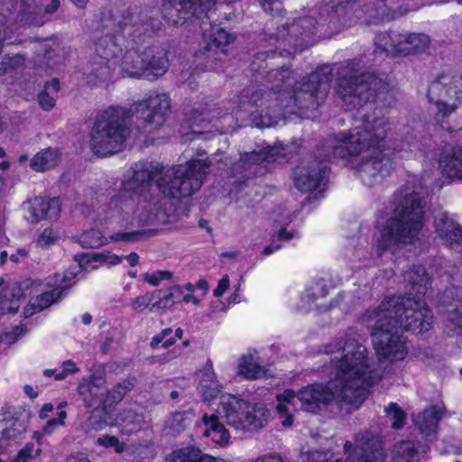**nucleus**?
Listing matches in <instances>:
<instances>
[{
    "label": "nucleus",
    "mask_w": 462,
    "mask_h": 462,
    "mask_svg": "<svg viewBox=\"0 0 462 462\" xmlns=\"http://www.w3.org/2000/svg\"><path fill=\"white\" fill-rule=\"evenodd\" d=\"M329 365L324 373L327 384L312 383L297 393L291 389L276 395V411L284 427L293 423L291 411L300 409L316 413L322 407L336 402L346 411L356 410L368 395L369 387L380 377L370 361L366 346L359 335L347 336L345 341L331 344L327 349Z\"/></svg>",
    "instance_id": "2"
},
{
    "label": "nucleus",
    "mask_w": 462,
    "mask_h": 462,
    "mask_svg": "<svg viewBox=\"0 0 462 462\" xmlns=\"http://www.w3.org/2000/svg\"><path fill=\"white\" fill-rule=\"evenodd\" d=\"M444 411V404L441 402H437L415 416L414 423L422 433L430 435L436 431L438 423L442 418Z\"/></svg>",
    "instance_id": "27"
},
{
    "label": "nucleus",
    "mask_w": 462,
    "mask_h": 462,
    "mask_svg": "<svg viewBox=\"0 0 462 462\" xmlns=\"http://www.w3.org/2000/svg\"><path fill=\"white\" fill-rule=\"evenodd\" d=\"M25 58L22 54L5 55L0 57V76L12 73L22 68Z\"/></svg>",
    "instance_id": "44"
},
{
    "label": "nucleus",
    "mask_w": 462,
    "mask_h": 462,
    "mask_svg": "<svg viewBox=\"0 0 462 462\" xmlns=\"http://www.w3.org/2000/svg\"><path fill=\"white\" fill-rule=\"evenodd\" d=\"M26 329L23 327H16L13 332L0 336V346L2 344L11 345L14 343L21 336L24 335Z\"/></svg>",
    "instance_id": "57"
},
{
    "label": "nucleus",
    "mask_w": 462,
    "mask_h": 462,
    "mask_svg": "<svg viewBox=\"0 0 462 462\" xmlns=\"http://www.w3.org/2000/svg\"><path fill=\"white\" fill-rule=\"evenodd\" d=\"M439 167L447 177L462 180V146L445 151L439 160Z\"/></svg>",
    "instance_id": "31"
},
{
    "label": "nucleus",
    "mask_w": 462,
    "mask_h": 462,
    "mask_svg": "<svg viewBox=\"0 0 462 462\" xmlns=\"http://www.w3.org/2000/svg\"><path fill=\"white\" fill-rule=\"evenodd\" d=\"M212 14H207L202 20L201 49L196 53V59L205 60L207 68L218 71L223 65L221 56L227 53L226 46L233 41V37L218 24H212Z\"/></svg>",
    "instance_id": "11"
},
{
    "label": "nucleus",
    "mask_w": 462,
    "mask_h": 462,
    "mask_svg": "<svg viewBox=\"0 0 462 462\" xmlns=\"http://www.w3.org/2000/svg\"><path fill=\"white\" fill-rule=\"evenodd\" d=\"M337 83V92L346 109L361 108L379 97L386 87L371 74H365L354 69L346 68Z\"/></svg>",
    "instance_id": "8"
},
{
    "label": "nucleus",
    "mask_w": 462,
    "mask_h": 462,
    "mask_svg": "<svg viewBox=\"0 0 462 462\" xmlns=\"http://www.w3.org/2000/svg\"><path fill=\"white\" fill-rule=\"evenodd\" d=\"M59 240V234L52 228H45L38 236L36 245L42 249H47Z\"/></svg>",
    "instance_id": "48"
},
{
    "label": "nucleus",
    "mask_w": 462,
    "mask_h": 462,
    "mask_svg": "<svg viewBox=\"0 0 462 462\" xmlns=\"http://www.w3.org/2000/svg\"><path fill=\"white\" fill-rule=\"evenodd\" d=\"M199 389L206 402L217 405L216 414H204L202 419L205 426L203 435L217 445L226 446L230 439L229 431L219 422V418L243 431H257L267 423L270 413L264 404L250 403L228 393L218 397L220 385L211 364H207L199 372Z\"/></svg>",
    "instance_id": "5"
},
{
    "label": "nucleus",
    "mask_w": 462,
    "mask_h": 462,
    "mask_svg": "<svg viewBox=\"0 0 462 462\" xmlns=\"http://www.w3.org/2000/svg\"><path fill=\"white\" fill-rule=\"evenodd\" d=\"M437 237L443 245L462 254V228L447 212H438L434 218Z\"/></svg>",
    "instance_id": "20"
},
{
    "label": "nucleus",
    "mask_w": 462,
    "mask_h": 462,
    "mask_svg": "<svg viewBox=\"0 0 462 462\" xmlns=\"http://www.w3.org/2000/svg\"><path fill=\"white\" fill-rule=\"evenodd\" d=\"M111 425L116 427L121 435L130 436L143 427L144 419L133 409H124L116 414Z\"/></svg>",
    "instance_id": "28"
},
{
    "label": "nucleus",
    "mask_w": 462,
    "mask_h": 462,
    "mask_svg": "<svg viewBox=\"0 0 462 462\" xmlns=\"http://www.w3.org/2000/svg\"><path fill=\"white\" fill-rule=\"evenodd\" d=\"M448 319L455 327L462 328V308L449 312Z\"/></svg>",
    "instance_id": "61"
},
{
    "label": "nucleus",
    "mask_w": 462,
    "mask_h": 462,
    "mask_svg": "<svg viewBox=\"0 0 462 462\" xmlns=\"http://www.w3.org/2000/svg\"><path fill=\"white\" fill-rule=\"evenodd\" d=\"M152 300H154V295L152 293L140 295L131 302V307L135 311H143L150 305L152 306Z\"/></svg>",
    "instance_id": "54"
},
{
    "label": "nucleus",
    "mask_w": 462,
    "mask_h": 462,
    "mask_svg": "<svg viewBox=\"0 0 462 462\" xmlns=\"http://www.w3.org/2000/svg\"><path fill=\"white\" fill-rule=\"evenodd\" d=\"M238 374L246 379L256 380L271 375L269 369L260 365L258 352L254 350L243 356L238 364Z\"/></svg>",
    "instance_id": "30"
},
{
    "label": "nucleus",
    "mask_w": 462,
    "mask_h": 462,
    "mask_svg": "<svg viewBox=\"0 0 462 462\" xmlns=\"http://www.w3.org/2000/svg\"><path fill=\"white\" fill-rule=\"evenodd\" d=\"M315 32L316 27L311 17L300 18L297 22L293 23L289 28L290 36L291 38H298L299 35H300L302 42L306 43L305 46H303L301 42H295V51H301L304 48L311 45L313 42L310 41V39L311 36L315 34Z\"/></svg>",
    "instance_id": "33"
},
{
    "label": "nucleus",
    "mask_w": 462,
    "mask_h": 462,
    "mask_svg": "<svg viewBox=\"0 0 462 462\" xmlns=\"http://www.w3.org/2000/svg\"><path fill=\"white\" fill-rule=\"evenodd\" d=\"M211 162L195 159L171 168L157 162H139L124 174L120 193L101 208L98 221L111 227L128 228L159 219V200L145 189L154 184L168 198L180 199L197 192Z\"/></svg>",
    "instance_id": "1"
},
{
    "label": "nucleus",
    "mask_w": 462,
    "mask_h": 462,
    "mask_svg": "<svg viewBox=\"0 0 462 462\" xmlns=\"http://www.w3.org/2000/svg\"><path fill=\"white\" fill-rule=\"evenodd\" d=\"M427 97L438 118L448 116L462 104V77L440 75L430 82Z\"/></svg>",
    "instance_id": "12"
},
{
    "label": "nucleus",
    "mask_w": 462,
    "mask_h": 462,
    "mask_svg": "<svg viewBox=\"0 0 462 462\" xmlns=\"http://www.w3.org/2000/svg\"><path fill=\"white\" fill-rule=\"evenodd\" d=\"M420 186H406L400 191L393 217L379 228L376 235L378 250L394 253L402 245L413 244L419 239L424 226V197Z\"/></svg>",
    "instance_id": "6"
},
{
    "label": "nucleus",
    "mask_w": 462,
    "mask_h": 462,
    "mask_svg": "<svg viewBox=\"0 0 462 462\" xmlns=\"http://www.w3.org/2000/svg\"><path fill=\"white\" fill-rule=\"evenodd\" d=\"M23 211L28 222L39 223L44 219H56L60 212V205L58 199L34 197L23 204Z\"/></svg>",
    "instance_id": "21"
},
{
    "label": "nucleus",
    "mask_w": 462,
    "mask_h": 462,
    "mask_svg": "<svg viewBox=\"0 0 462 462\" xmlns=\"http://www.w3.org/2000/svg\"><path fill=\"white\" fill-rule=\"evenodd\" d=\"M79 371L77 365L71 361L67 360L62 363L61 367L60 368V372L57 373V380L60 381L65 379L69 374H74Z\"/></svg>",
    "instance_id": "56"
},
{
    "label": "nucleus",
    "mask_w": 462,
    "mask_h": 462,
    "mask_svg": "<svg viewBox=\"0 0 462 462\" xmlns=\"http://www.w3.org/2000/svg\"><path fill=\"white\" fill-rule=\"evenodd\" d=\"M190 120L192 121V134L194 138H209L208 134H210L211 131L205 132L203 130H200V128H207L208 125H209L208 115H206L205 113H200L198 116L194 115L192 118H190Z\"/></svg>",
    "instance_id": "45"
},
{
    "label": "nucleus",
    "mask_w": 462,
    "mask_h": 462,
    "mask_svg": "<svg viewBox=\"0 0 462 462\" xmlns=\"http://www.w3.org/2000/svg\"><path fill=\"white\" fill-rule=\"evenodd\" d=\"M330 87L328 68H321L312 73L308 80L298 82L293 87V102L300 109L313 110L324 102Z\"/></svg>",
    "instance_id": "13"
},
{
    "label": "nucleus",
    "mask_w": 462,
    "mask_h": 462,
    "mask_svg": "<svg viewBox=\"0 0 462 462\" xmlns=\"http://www.w3.org/2000/svg\"><path fill=\"white\" fill-rule=\"evenodd\" d=\"M171 108L170 97L165 93H151L145 99L133 105L131 116L136 114L143 121L145 132L157 130L164 123Z\"/></svg>",
    "instance_id": "14"
},
{
    "label": "nucleus",
    "mask_w": 462,
    "mask_h": 462,
    "mask_svg": "<svg viewBox=\"0 0 462 462\" xmlns=\"http://www.w3.org/2000/svg\"><path fill=\"white\" fill-rule=\"evenodd\" d=\"M385 411L387 417L392 421L393 428L400 429L403 426L406 415L404 411L397 406V404H390V406L385 409Z\"/></svg>",
    "instance_id": "49"
},
{
    "label": "nucleus",
    "mask_w": 462,
    "mask_h": 462,
    "mask_svg": "<svg viewBox=\"0 0 462 462\" xmlns=\"http://www.w3.org/2000/svg\"><path fill=\"white\" fill-rule=\"evenodd\" d=\"M77 275V272L69 270L63 273H56L49 277L46 288L50 289V291H43L31 298L23 310L24 317L29 318L56 302L61 297L62 292L73 285Z\"/></svg>",
    "instance_id": "15"
},
{
    "label": "nucleus",
    "mask_w": 462,
    "mask_h": 462,
    "mask_svg": "<svg viewBox=\"0 0 462 462\" xmlns=\"http://www.w3.org/2000/svg\"><path fill=\"white\" fill-rule=\"evenodd\" d=\"M116 69H120V66H114L112 62L99 60L97 57L92 65L91 72L88 75V82L97 84L108 81L115 77Z\"/></svg>",
    "instance_id": "35"
},
{
    "label": "nucleus",
    "mask_w": 462,
    "mask_h": 462,
    "mask_svg": "<svg viewBox=\"0 0 462 462\" xmlns=\"http://www.w3.org/2000/svg\"><path fill=\"white\" fill-rule=\"evenodd\" d=\"M60 161L56 149L48 148L37 152L30 162V167L35 171H45L55 167Z\"/></svg>",
    "instance_id": "36"
},
{
    "label": "nucleus",
    "mask_w": 462,
    "mask_h": 462,
    "mask_svg": "<svg viewBox=\"0 0 462 462\" xmlns=\"http://www.w3.org/2000/svg\"><path fill=\"white\" fill-rule=\"evenodd\" d=\"M372 328L371 336L380 360H403L407 355L405 339L398 334L402 328L413 334H422L431 328L433 315L420 299L393 296L382 301L375 310L362 318Z\"/></svg>",
    "instance_id": "4"
},
{
    "label": "nucleus",
    "mask_w": 462,
    "mask_h": 462,
    "mask_svg": "<svg viewBox=\"0 0 462 462\" xmlns=\"http://www.w3.org/2000/svg\"><path fill=\"white\" fill-rule=\"evenodd\" d=\"M328 294V290L323 282H318L311 287L310 291L307 293L306 298L309 305H311L319 298H323ZM310 309V306H309Z\"/></svg>",
    "instance_id": "55"
},
{
    "label": "nucleus",
    "mask_w": 462,
    "mask_h": 462,
    "mask_svg": "<svg viewBox=\"0 0 462 462\" xmlns=\"http://www.w3.org/2000/svg\"><path fill=\"white\" fill-rule=\"evenodd\" d=\"M96 51L99 60L112 62L114 66H120L122 72V62L125 59L123 49L118 40L110 34L99 38L96 43Z\"/></svg>",
    "instance_id": "26"
},
{
    "label": "nucleus",
    "mask_w": 462,
    "mask_h": 462,
    "mask_svg": "<svg viewBox=\"0 0 462 462\" xmlns=\"http://www.w3.org/2000/svg\"><path fill=\"white\" fill-rule=\"evenodd\" d=\"M252 462H284V460L277 454H264L257 457Z\"/></svg>",
    "instance_id": "63"
},
{
    "label": "nucleus",
    "mask_w": 462,
    "mask_h": 462,
    "mask_svg": "<svg viewBox=\"0 0 462 462\" xmlns=\"http://www.w3.org/2000/svg\"><path fill=\"white\" fill-rule=\"evenodd\" d=\"M414 2L413 7L417 8L419 5H430L432 3H436L435 0H431L429 3L424 2L423 0H411ZM378 5L376 6V15L374 19V23L383 21L385 19H395L406 13L405 10L402 9H394L398 0H378Z\"/></svg>",
    "instance_id": "34"
},
{
    "label": "nucleus",
    "mask_w": 462,
    "mask_h": 462,
    "mask_svg": "<svg viewBox=\"0 0 462 462\" xmlns=\"http://www.w3.org/2000/svg\"><path fill=\"white\" fill-rule=\"evenodd\" d=\"M404 280L413 286H418L417 294L424 295L430 284V273L422 266H417L404 273Z\"/></svg>",
    "instance_id": "39"
},
{
    "label": "nucleus",
    "mask_w": 462,
    "mask_h": 462,
    "mask_svg": "<svg viewBox=\"0 0 462 462\" xmlns=\"http://www.w3.org/2000/svg\"><path fill=\"white\" fill-rule=\"evenodd\" d=\"M134 16L132 13L123 14L116 19V32H122L126 36H133L134 27L136 26L133 23Z\"/></svg>",
    "instance_id": "47"
},
{
    "label": "nucleus",
    "mask_w": 462,
    "mask_h": 462,
    "mask_svg": "<svg viewBox=\"0 0 462 462\" xmlns=\"http://www.w3.org/2000/svg\"><path fill=\"white\" fill-rule=\"evenodd\" d=\"M91 411L88 420L85 422L84 430L87 432L90 431H100L107 426H112L113 420H109L108 413L106 411L107 406H97L91 407Z\"/></svg>",
    "instance_id": "37"
},
{
    "label": "nucleus",
    "mask_w": 462,
    "mask_h": 462,
    "mask_svg": "<svg viewBox=\"0 0 462 462\" xmlns=\"http://www.w3.org/2000/svg\"><path fill=\"white\" fill-rule=\"evenodd\" d=\"M171 328L163 329L160 334L154 336L151 341V346L156 348L164 339L171 334Z\"/></svg>",
    "instance_id": "62"
},
{
    "label": "nucleus",
    "mask_w": 462,
    "mask_h": 462,
    "mask_svg": "<svg viewBox=\"0 0 462 462\" xmlns=\"http://www.w3.org/2000/svg\"><path fill=\"white\" fill-rule=\"evenodd\" d=\"M376 44L391 55H409L424 51L430 39L423 33H383L376 37Z\"/></svg>",
    "instance_id": "16"
},
{
    "label": "nucleus",
    "mask_w": 462,
    "mask_h": 462,
    "mask_svg": "<svg viewBox=\"0 0 462 462\" xmlns=\"http://www.w3.org/2000/svg\"><path fill=\"white\" fill-rule=\"evenodd\" d=\"M134 387L133 380L127 379L117 383L110 391L106 390V406H112L118 403L125 395L126 393L131 391Z\"/></svg>",
    "instance_id": "42"
},
{
    "label": "nucleus",
    "mask_w": 462,
    "mask_h": 462,
    "mask_svg": "<svg viewBox=\"0 0 462 462\" xmlns=\"http://www.w3.org/2000/svg\"><path fill=\"white\" fill-rule=\"evenodd\" d=\"M66 462H91L90 459L82 453L70 455L67 457Z\"/></svg>",
    "instance_id": "64"
},
{
    "label": "nucleus",
    "mask_w": 462,
    "mask_h": 462,
    "mask_svg": "<svg viewBox=\"0 0 462 462\" xmlns=\"http://www.w3.org/2000/svg\"><path fill=\"white\" fill-rule=\"evenodd\" d=\"M123 258L110 251L89 253L80 256L79 266L85 271L97 269L100 265L114 266L120 264Z\"/></svg>",
    "instance_id": "32"
},
{
    "label": "nucleus",
    "mask_w": 462,
    "mask_h": 462,
    "mask_svg": "<svg viewBox=\"0 0 462 462\" xmlns=\"http://www.w3.org/2000/svg\"><path fill=\"white\" fill-rule=\"evenodd\" d=\"M260 6L266 13L273 14L274 12L278 13L282 9L281 2L282 0H257Z\"/></svg>",
    "instance_id": "58"
},
{
    "label": "nucleus",
    "mask_w": 462,
    "mask_h": 462,
    "mask_svg": "<svg viewBox=\"0 0 462 462\" xmlns=\"http://www.w3.org/2000/svg\"><path fill=\"white\" fill-rule=\"evenodd\" d=\"M291 219L289 216L282 217L281 219H274L273 242L275 239L279 241H290L297 236V233L292 230H287L288 225Z\"/></svg>",
    "instance_id": "43"
},
{
    "label": "nucleus",
    "mask_w": 462,
    "mask_h": 462,
    "mask_svg": "<svg viewBox=\"0 0 462 462\" xmlns=\"http://www.w3.org/2000/svg\"><path fill=\"white\" fill-rule=\"evenodd\" d=\"M392 130L388 119L375 111L371 115L358 111L352 129L328 141L327 149L332 150L328 159L357 157L363 183L368 187L380 184L393 169L390 155L396 148L391 147Z\"/></svg>",
    "instance_id": "3"
},
{
    "label": "nucleus",
    "mask_w": 462,
    "mask_h": 462,
    "mask_svg": "<svg viewBox=\"0 0 462 462\" xmlns=\"http://www.w3.org/2000/svg\"><path fill=\"white\" fill-rule=\"evenodd\" d=\"M345 460L335 458L330 450H313L305 455L303 462H385V454L378 437L370 432L359 433L354 443L346 441Z\"/></svg>",
    "instance_id": "9"
},
{
    "label": "nucleus",
    "mask_w": 462,
    "mask_h": 462,
    "mask_svg": "<svg viewBox=\"0 0 462 462\" xmlns=\"http://www.w3.org/2000/svg\"><path fill=\"white\" fill-rule=\"evenodd\" d=\"M189 424L188 415L182 412L174 413L167 421V425L172 432H180Z\"/></svg>",
    "instance_id": "53"
},
{
    "label": "nucleus",
    "mask_w": 462,
    "mask_h": 462,
    "mask_svg": "<svg viewBox=\"0 0 462 462\" xmlns=\"http://www.w3.org/2000/svg\"><path fill=\"white\" fill-rule=\"evenodd\" d=\"M354 1L355 0H322L324 5L328 9H331L336 13H339L340 10H344L345 5H348Z\"/></svg>",
    "instance_id": "59"
},
{
    "label": "nucleus",
    "mask_w": 462,
    "mask_h": 462,
    "mask_svg": "<svg viewBox=\"0 0 462 462\" xmlns=\"http://www.w3.org/2000/svg\"><path fill=\"white\" fill-rule=\"evenodd\" d=\"M168 69V59L162 50L148 48L142 54L128 50L122 62V74L131 78H144L153 80Z\"/></svg>",
    "instance_id": "10"
},
{
    "label": "nucleus",
    "mask_w": 462,
    "mask_h": 462,
    "mask_svg": "<svg viewBox=\"0 0 462 462\" xmlns=\"http://www.w3.org/2000/svg\"><path fill=\"white\" fill-rule=\"evenodd\" d=\"M281 154V151L277 147L267 146L258 152H252L242 155L237 168L244 171H251L254 165L266 164L275 162Z\"/></svg>",
    "instance_id": "29"
},
{
    "label": "nucleus",
    "mask_w": 462,
    "mask_h": 462,
    "mask_svg": "<svg viewBox=\"0 0 462 462\" xmlns=\"http://www.w3.org/2000/svg\"><path fill=\"white\" fill-rule=\"evenodd\" d=\"M229 277L226 274L219 280L217 288L213 291V295L217 298L221 297L229 288Z\"/></svg>",
    "instance_id": "60"
},
{
    "label": "nucleus",
    "mask_w": 462,
    "mask_h": 462,
    "mask_svg": "<svg viewBox=\"0 0 462 462\" xmlns=\"http://www.w3.org/2000/svg\"><path fill=\"white\" fill-rule=\"evenodd\" d=\"M41 448H35L33 443H27L18 454L12 459V462H29L41 454Z\"/></svg>",
    "instance_id": "51"
},
{
    "label": "nucleus",
    "mask_w": 462,
    "mask_h": 462,
    "mask_svg": "<svg viewBox=\"0 0 462 462\" xmlns=\"http://www.w3.org/2000/svg\"><path fill=\"white\" fill-rule=\"evenodd\" d=\"M40 287L42 283L32 280L5 286L0 293V315L15 313L20 308L22 298L40 292Z\"/></svg>",
    "instance_id": "19"
},
{
    "label": "nucleus",
    "mask_w": 462,
    "mask_h": 462,
    "mask_svg": "<svg viewBox=\"0 0 462 462\" xmlns=\"http://www.w3.org/2000/svg\"><path fill=\"white\" fill-rule=\"evenodd\" d=\"M96 444L105 448H112L116 453L121 454L125 448V443L120 441L117 437L104 434L96 439Z\"/></svg>",
    "instance_id": "46"
},
{
    "label": "nucleus",
    "mask_w": 462,
    "mask_h": 462,
    "mask_svg": "<svg viewBox=\"0 0 462 462\" xmlns=\"http://www.w3.org/2000/svg\"><path fill=\"white\" fill-rule=\"evenodd\" d=\"M268 100V97L262 91L246 89L242 97H240L237 107L236 110H233V113L236 114L237 119H249L255 123L257 126L269 127L272 125L271 120L262 115L263 109L260 110V108L266 105Z\"/></svg>",
    "instance_id": "18"
},
{
    "label": "nucleus",
    "mask_w": 462,
    "mask_h": 462,
    "mask_svg": "<svg viewBox=\"0 0 462 462\" xmlns=\"http://www.w3.org/2000/svg\"><path fill=\"white\" fill-rule=\"evenodd\" d=\"M144 233L136 231V232H116L109 236V237H106L101 235L100 231L97 229H89L84 233H82L79 236V244L84 247L95 248L100 245H106L108 242H118V241H125V242H133L141 239Z\"/></svg>",
    "instance_id": "23"
},
{
    "label": "nucleus",
    "mask_w": 462,
    "mask_h": 462,
    "mask_svg": "<svg viewBox=\"0 0 462 462\" xmlns=\"http://www.w3.org/2000/svg\"><path fill=\"white\" fill-rule=\"evenodd\" d=\"M60 90V81L57 79L45 83L44 89L38 96L40 106L46 111L52 109L56 104L57 93Z\"/></svg>",
    "instance_id": "41"
},
{
    "label": "nucleus",
    "mask_w": 462,
    "mask_h": 462,
    "mask_svg": "<svg viewBox=\"0 0 462 462\" xmlns=\"http://www.w3.org/2000/svg\"><path fill=\"white\" fill-rule=\"evenodd\" d=\"M26 430V422L23 420L14 418L9 412L0 414V453H5L10 441H15Z\"/></svg>",
    "instance_id": "24"
},
{
    "label": "nucleus",
    "mask_w": 462,
    "mask_h": 462,
    "mask_svg": "<svg viewBox=\"0 0 462 462\" xmlns=\"http://www.w3.org/2000/svg\"><path fill=\"white\" fill-rule=\"evenodd\" d=\"M143 281L152 286H158L162 281L171 280L172 274L169 271H155L152 273H145L143 275Z\"/></svg>",
    "instance_id": "52"
},
{
    "label": "nucleus",
    "mask_w": 462,
    "mask_h": 462,
    "mask_svg": "<svg viewBox=\"0 0 462 462\" xmlns=\"http://www.w3.org/2000/svg\"><path fill=\"white\" fill-rule=\"evenodd\" d=\"M181 293L182 289L180 286L152 292L155 301L152 304V309H168L171 307L177 302Z\"/></svg>",
    "instance_id": "38"
},
{
    "label": "nucleus",
    "mask_w": 462,
    "mask_h": 462,
    "mask_svg": "<svg viewBox=\"0 0 462 462\" xmlns=\"http://www.w3.org/2000/svg\"><path fill=\"white\" fill-rule=\"evenodd\" d=\"M420 457L419 449L411 441H402L396 444L393 449V459L394 462H411L418 460Z\"/></svg>",
    "instance_id": "40"
},
{
    "label": "nucleus",
    "mask_w": 462,
    "mask_h": 462,
    "mask_svg": "<svg viewBox=\"0 0 462 462\" xmlns=\"http://www.w3.org/2000/svg\"><path fill=\"white\" fill-rule=\"evenodd\" d=\"M78 392L84 405L91 407L106 406V379L103 375H92L84 378L78 386Z\"/></svg>",
    "instance_id": "22"
},
{
    "label": "nucleus",
    "mask_w": 462,
    "mask_h": 462,
    "mask_svg": "<svg viewBox=\"0 0 462 462\" xmlns=\"http://www.w3.org/2000/svg\"><path fill=\"white\" fill-rule=\"evenodd\" d=\"M326 166L314 162L308 167H298L294 183L298 189L308 192L317 188L324 178Z\"/></svg>",
    "instance_id": "25"
},
{
    "label": "nucleus",
    "mask_w": 462,
    "mask_h": 462,
    "mask_svg": "<svg viewBox=\"0 0 462 462\" xmlns=\"http://www.w3.org/2000/svg\"><path fill=\"white\" fill-rule=\"evenodd\" d=\"M131 117V111L121 106H109L101 112L90 135L93 152L107 156L122 151L129 136L128 123Z\"/></svg>",
    "instance_id": "7"
},
{
    "label": "nucleus",
    "mask_w": 462,
    "mask_h": 462,
    "mask_svg": "<svg viewBox=\"0 0 462 462\" xmlns=\"http://www.w3.org/2000/svg\"><path fill=\"white\" fill-rule=\"evenodd\" d=\"M67 418V413L64 411H61L58 413L57 419H52L47 421L45 426L42 429V432H36L35 438L40 440L42 435H51L52 434L58 426H63L65 424V419Z\"/></svg>",
    "instance_id": "50"
},
{
    "label": "nucleus",
    "mask_w": 462,
    "mask_h": 462,
    "mask_svg": "<svg viewBox=\"0 0 462 462\" xmlns=\"http://www.w3.org/2000/svg\"><path fill=\"white\" fill-rule=\"evenodd\" d=\"M217 0H163L162 14L173 24H182L199 18L210 10Z\"/></svg>",
    "instance_id": "17"
}]
</instances>
